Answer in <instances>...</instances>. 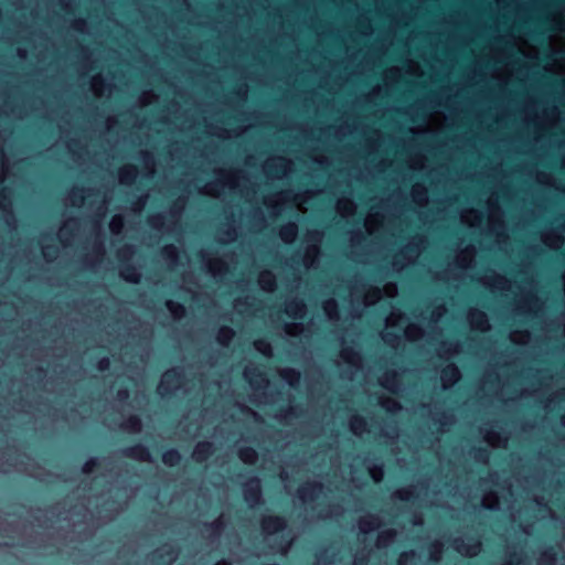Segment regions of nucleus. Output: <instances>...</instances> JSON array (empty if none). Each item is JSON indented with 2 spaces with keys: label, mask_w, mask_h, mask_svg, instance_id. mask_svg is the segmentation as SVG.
Returning <instances> with one entry per match:
<instances>
[{
  "label": "nucleus",
  "mask_w": 565,
  "mask_h": 565,
  "mask_svg": "<svg viewBox=\"0 0 565 565\" xmlns=\"http://www.w3.org/2000/svg\"><path fill=\"white\" fill-rule=\"evenodd\" d=\"M281 377L289 384L291 387H296L300 381V372L296 369H286L281 372Z\"/></svg>",
  "instance_id": "17"
},
{
  "label": "nucleus",
  "mask_w": 565,
  "mask_h": 565,
  "mask_svg": "<svg viewBox=\"0 0 565 565\" xmlns=\"http://www.w3.org/2000/svg\"><path fill=\"white\" fill-rule=\"evenodd\" d=\"M350 426L354 434H359L366 429V420L362 416L355 415L352 417Z\"/></svg>",
  "instance_id": "23"
},
{
  "label": "nucleus",
  "mask_w": 565,
  "mask_h": 565,
  "mask_svg": "<svg viewBox=\"0 0 565 565\" xmlns=\"http://www.w3.org/2000/svg\"><path fill=\"white\" fill-rule=\"evenodd\" d=\"M184 381V373L180 367L167 370L158 385V393L161 397H171Z\"/></svg>",
  "instance_id": "1"
},
{
  "label": "nucleus",
  "mask_w": 565,
  "mask_h": 565,
  "mask_svg": "<svg viewBox=\"0 0 565 565\" xmlns=\"http://www.w3.org/2000/svg\"><path fill=\"white\" fill-rule=\"evenodd\" d=\"M260 526L266 534H276L285 531L288 523L282 515H266L262 519Z\"/></svg>",
  "instance_id": "3"
},
{
  "label": "nucleus",
  "mask_w": 565,
  "mask_h": 565,
  "mask_svg": "<svg viewBox=\"0 0 565 565\" xmlns=\"http://www.w3.org/2000/svg\"><path fill=\"white\" fill-rule=\"evenodd\" d=\"M245 376L252 386H257L259 383H267L265 374L258 369H247L245 371Z\"/></svg>",
  "instance_id": "14"
},
{
  "label": "nucleus",
  "mask_w": 565,
  "mask_h": 565,
  "mask_svg": "<svg viewBox=\"0 0 565 565\" xmlns=\"http://www.w3.org/2000/svg\"><path fill=\"white\" fill-rule=\"evenodd\" d=\"M416 558V552L414 550L404 551L398 555L397 565H409L414 563Z\"/></svg>",
  "instance_id": "26"
},
{
  "label": "nucleus",
  "mask_w": 565,
  "mask_h": 565,
  "mask_svg": "<svg viewBox=\"0 0 565 565\" xmlns=\"http://www.w3.org/2000/svg\"><path fill=\"white\" fill-rule=\"evenodd\" d=\"M62 233H63V234H66V233L71 234L72 232H71V231H68V227H67V226H64V227L62 228Z\"/></svg>",
  "instance_id": "51"
},
{
  "label": "nucleus",
  "mask_w": 565,
  "mask_h": 565,
  "mask_svg": "<svg viewBox=\"0 0 565 565\" xmlns=\"http://www.w3.org/2000/svg\"><path fill=\"white\" fill-rule=\"evenodd\" d=\"M414 107H416L417 109H420L422 106L418 104V105H415Z\"/></svg>",
  "instance_id": "59"
},
{
  "label": "nucleus",
  "mask_w": 565,
  "mask_h": 565,
  "mask_svg": "<svg viewBox=\"0 0 565 565\" xmlns=\"http://www.w3.org/2000/svg\"><path fill=\"white\" fill-rule=\"evenodd\" d=\"M233 94H235L239 98L243 97V94L239 90H235V92H233Z\"/></svg>",
  "instance_id": "52"
},
{
  "label": "nucleus",
  "mask_w": 565,
  "mask_h": 565,
  "mask_svg": "<svg viewBox=\"0 0 565 565\" xmlns=\"http://www.w3.org/2000/svg\"><path fill=\"white\" fill-rule=\"evenodd\" d=\"M398 384V375L397 373L393 371H388L385 373L382 385L387 388L392 390L393 386Z\"/></svg>",
  "instance_id": "28"
},
{
  "label": "nucleus",
  "mask_w": 565,
  "mask_h": 565,
  "mask_svg": "<svg viewBox=\"0 0 565 565\" xmlns=\"http://www.w3.org/2000/svg\"><path fill=\"white\" fill-rule=\"evenodd\" d=\"M122 455L128 458L138 459L141 461H151V455L148 447L140 443L124 448Z\"/></svg>",
  "instance_id": "6"
},
{
  "label": "nucleus",
  "mask_w": 565,
  "mask_h": 565,
  "mask_svg": "<svg viewBox=\"0 0 565 565\" xmlns=\"http://www.w3.org/2000/svg\"><path fill=\"white\" fill-rule=\"evenodd\" d=\"M97 370L100 372L107 371L110 366V360L107 356H103L97 361Z\"/></svg>",
  "instance_id": "38"
},
{
  "label": "nucleus",
  "mask_w": 565,
  "mask_h": 565,
  "mask_svg": "<svg viewBox=\"0 0 565 565\" xmlns=\"http://www.w3.org/2000/svg\"><path fill=\"white\" fill-rule=\"evenodd\" d=\"M341 356L344 361L348 363H353V360L356 358H360L356 351H354L352 348H345L342 350Z\"/></svg>",
  "instance_id": "36"
},
{
  "label": "nucleus",
  "mask_w": 565,
  "mask_h": 565,
  "mask_svg": "<svg viewBox=\"0 0 565 565\" xmlns=\"http://www.w3.org/2000/svg\"><path fill=\"white\" fill-rule=\"evenodd\" d=\"M259 284L264 290L273 291L276 288V279L271 271L266 270L260 274Z\"/></svg>",
  "instance_id": "16"
},
{
  "label": "nucleus",
  "mask_w": 565,
  "mask_h": 565,
  "mask_svg": "<svg viewBox=\"0 0 565 565\" xmlns=\"http://www.w3.org/2000/svg\"><path fill=\"white\" fill-rule=\"evenodd\" d=\"M94 253L99 256H103L105 254V248H104L103 243L94 244Z\"/></svg>",
  "instance_id": "42"
},
{
  "label": "nucleus",
  "mask_w": 565,
  "mask_h": 565,
  "mask_svg": "<svg viewBox=\"0 0 565 565\" xmlns=\"http://www.w3.org/2000/svg\"><path fill=\"white\" fill-rule=\"evenodd\" d=\"M121 426L125 429L136 433L141 429V419L137 415H130L126 418Z\"/></svg>",
  "instance_id": "19"
},
{
  "label": "nucleus",
  "mask_w": 565,
  "mask_h": 565,
  "mask_svg": "<svg viewBox=\"0 0 565 565\" xmlns=\"http://www.w3.org/2000/svg\"><path fill=\"white\" fill-rule=\"evenodd\" d=\"M162 462L170 468L177 467L182 460V456L177 448H169L161 455Z\"/></svg>",
  "instance_id": "8"
},
{
  "label": "nucleus",
  "mask_w": 565,
  "mask_h": 565,
  "mask_svg": "<svg viewBox=\"0 0 565 565\" xmlns=\"http://www.w3.org/2000/svg\"><path fill=\"white\" fill-rule=\"evenodd\" d=\"M455 544H456V550L458 552H462V550H466L467 552L470 550V548H473V552H476V550L479 548L480 544L477 543L476 545H472V546H467L461 540L459 539H456L455 540Z\"/></svg>",
  "instance_id": "37"
},
{
  "label": "nucleus",
  "mask_w": 565,
  "mask_h": 565,
  "mask_svg": "<svg viewBox=\"0 0 565 565\" xmlns=\"http://www.w3.org/2000/svg\"><path fill=\"white\" fill-rule=\"evenodd\" d=\"M244 500L250 507L263 503V493L260 480L256 477H249L247 482L243 486Z\"/></svg>",
  "instance_id": "2"
},
{
  "label": "nucleus",
  "mask_w": 565,
  "mask_h": 565,
  "mask_svg": "<svg viewBox=\"0 0 565 565\" xmlns=\"http://www.w3.org/2000/svg\"><path fill=\"white\" fill-rule=\"evenodd\" d=\"M216 264L221 265L220 271H225L227 269V267L225 266V264L223 262L217 260Z\"/></svg>",
  "instance_id": "48"
},
{
  "label": "nucleus",
  "mask_w": 565,
  "mask_h": 565,
  "mask_svg": "<svg viewBox=\"0 0 565 565\" xmlns=\"http://www.w3.org/2000/svg\"><path fill=\"white\" fill-rule=\"evenodd\" d=\"M512 563L519 565V564H521V558L516 557V555L514 554Z\"/></svg>",
  "instance_id": "49"
},
{
  "label": "nucleus",
  "mask_w": 565,
  "mask_h": 565,
  "mask_svg": "<svg viewBox=\"0 0 565 565\" xmlns=\"http://www.w3.org/2000/svg\"><path fill=\"white\" fill-rule=\"evenodd\" d=\"M110 231L113 233H119L124 226V218L121 215H115L110 221Z\"/></svg>",
  "instance_id": "32"
},
{
  "label": "nucleus",
  "mask_w": 565,
  "mask_h": 565,
  "mask_svg": "<svg viewBox=\"0 0 565 565\" xmlns=\"http://www.w3.org/2000/svg\"><path fill=\"white\" fill-rule=\"evenodd\" d=\"M289 545H290V541H288V542L285 544V548H287Z\"/></svg>",
  "instance_id": "57"
},
{
  "label": "nucleus",
  "mask_w": 565,
  "mask_h": 565,
  "mask_svg": "<svg viewBox=\"0 0 565 565\" xmlns=\"http://www.w3.org/2000/svg\"><path fill=\"white\" fill-rule=\"evenodd\" d=\"M324 562H326L327 564H330V563H331V559H330V558H326V559H324Z\"/></svg>",
  "instance_id": "56"
},
{
  "label": "nucleus",
  "mask_w": 565,
  "mask_h": 565,
  "mask_svg": "<svg viewBox=\"0 0 565 565\" xmlns=\"http://www.w3.org/2000/svg\"><path fill=\"white\" fill-rule=\"evenodd\" d=\"M100 466L98 458H89L82 466V472L85 475L92 473L95 469Z\"/></svg>",
  "instance_id": "29"
},
{
  "label": "nucleus",
  "mask_w": 565,
  "mask_h": 565,
  "mask_svg": "<svg viewBox=\"0 0 565 565\" xmlns=\"http://www.w3.org/2000/svg\"><path fill=\"white\" fill-rule=\"evenodd\" d=\"M174 556H175V551L172 547H170L164 553H160L158 551H154L151 554V561L154 564H163V563L164 564H170L174 559Z\"/></svg>",
  "instance_id": "11"
},
{
  "label": "nucleus",
  "mask_w": 565,
  "mask_h": 565,
  "mask_svg": "<svg viewBox=\"0 0 565 565\" xmlns=\"http://www.w3.org/2000/svg\"><path fill=\"white\" fill-rule=\"evenodd\" d=\"M394 406H395L396 408H399V405H398L396 402H394Z\"/></svg>",
  "instance_id": "60"
},
{
  "label": "nucleus",
  "mask_w": 565,
  "mask_h": 565,
  "mask_svg": "<svg viewBox=\"0 0 565 565\" xmlns=\"http://www.w3.org/2000/svg\"><path fill=\"white\" fill-rule=\"evenodd\" d=\"M359 525L363 533H367L369 531L377 529L380 526V521L376 515L371 514L367 518L361 519Z\"/></svg>",
  "instance_id": "15"
},
{
  "label": "nucleus",
  "mask_w": 565,
  "mask_h": 565,
  "mask_svg": "<svg viewBox=\"0 0 565 565\" xmlns=\"http://www.w3.org/2000/svg\"><path fill=\"white\" fill-rule=\"evenodd\" d=\"M71 222L77 224V220H75V218L71 220Z\"/></svg>",
  "instance_id": "61"
},
{
  "label": "nucleus",
  "mask_w": 565,
  "mask_h": 565,
  "mask_svg": "<svg viewBox=\"0 0 565 565\" xmlns=\"http://www.w3.org/2000/svg\"><path fill=\"white\" fill-rule=\"evenodd\" d=\"M443 552V545L438 542L431 543L429 546V558L431 562H438Z\"/></svg>",
  "instance_id": "30"
},
{
  "label": "nucleus",
  "mask_w": 565,
  "mask_h": 565,
  "mask_svg": "<svg viewBox=\"0 0 565 565\" xmlns=\"http://www.w3.org/2000/svg\"><path fill=\"white\" fill-rule=\"evenodd\" d=\"M137 175V168L129 166L120 171V182L124 184H130L135 181Z\"/></svg>",
  "instance_id": "20"
},
{
  "label": "nucleus",
  "mask_w": 565,
  "mask_h": 565,
  "mask_svg": "<svg viewBox=\"0 0 565 565\" xmlns=\"http://www.w3.org/2000/svg\"><path fill=\"white\" fill-rule=\"evenodd\" d=\"M162 220H163V216L162 215H156L153 217L150 218V224L153 226V227H157L159 225L162 224Z\"/></svg>",
  "instance_id": "41"
},
{
  "label": "nucleus",
  "mask_w": 565,
  "mask_h": 565,
  "mask_svg": "<svg viewBox=\"0 0 565 565\" xmlns=\"http://www.w3.org/2000/svg\"><path fill=\"white\" fill-rule=\"evenodd\" d=\"M383 473V470L381 467H374V469L372 470V476L375 480H377V476H382Z\"/></svg>",
  "instance_id": "45"
},
{
  "label": "nucleus",
  "mask_w": 565,
  "mask_h": 565,
  "mask_svg": "<svg viewBox=\"0 0 565 565\" xmlns=\"http://www.w3.org/2000/svg\"><path fill=\"white\" fill-rule=\"evenodd\" d=\"M420 522V519L419 520H414V524H418Z\"/></svg>",
  "instance_id": "58"
},
{
  "label": "nucleus",
  "mask_w": 565,
  "mask_h": 565,
  "mask_svg": "<svg viewBox=\"0 0 565 565\" xmlns=\"http://www.w3.org/2000/svg\"><path fill=\"white\" fill-rule=\"evenodd\" d=\"M398 339V335L397 334H394V333H388L384 337V341L386 343H391L392 340H397Z\"/></svg>",
  "instance_id": "46"
},
{
  "label": "nucleus",
  "mask_w": 565,
  "mask_h": 565,
  "mask_svg": "<svg viewBox=\"0 0 565 565\" xmlns=\"http://www.w3.org/2000/svg\"><path fill=\"white\" fill-rule=\"evenodd\" d=\"M234 335L235 331L231 327L223 326L217 331L216 340L221 345L227 347L233 340Z\"/></svg>",
  "instance_id": "13"
},
{
  "label": "nucleus",
  "mask_w": 565,
  "mask_h": 565,
  "mask_svg": "<svg viewBox=\"0 0 565 565\" xmlns=\"http://www.w3.org/2000/svg\"><path fill=\"white\" fill-rule=\"evenodd\" d=\"M323 310L331 319L338 317V305L333 299L327 300L324 302Z\"/></svg>",
  "instance_id": "31"
},
{
  "label": "nucleus",
  "mask_w": 565,
  "mask_h": 565,
  "mask_svg": "<svg viewBox=\"0 0 565 565\" xmlns=\"http://www.w3.org/2000/svg\"><path fill=\"white\" fill-rule=\"evenodd\" d=\"M296 411H297V407L291 406L288 409H286V414L290 415V416H296L297 415Z\"/></svg>",
  "instance_id": "47"
},
{
  "label": "nucleus",
  "mask_w": 565,
  "mask_h": 565,
  "mask_svg": "<svg viewBox=\"0 0 565 565\" xmlns=\"http://www.w3.org/2000/svg\"><path fill=\"white\" fill-rule=\"evenodd\" d=\"M161 255L170 263H175L178 260V249L172 244L163 246L161 249Z\"/></svg>",
  "instance_id": "21"
},
{
  "label": "nucleus",
  "mask_w": 565,
  "mask_h": 565,
  "mask_svg": "<svg viewBox=\"0 0 565 565\" xmlns=\"http://www.w3.org/2000/svg\"><path fill=\"white\" fill-rule=\"evenodd\" d=\"M209 269H210L211 271L215 273V268H214V266H212V265H211V266L209 267Z\"/></svg>",
  "instance_id": "55"
},
{
  "label": "nucleus",
  "mask_w": 565,
  "mask_h": 565,
  "mask_svg": "<svg viewBox=\"0 0 565 565\" xmlns=\"http://www.w3.org/2000/svg\"><path fill=\"white\" fill-rule=\"evenodd\" d=\"M473 457L477 461L484 462L489 457V450L486 447L473 448Z\"/></svg>",
  "instance_id": "34"
},
{
  "label": "nucleus",
  "mask_w": 565,
  "mask_h": 565,
  "mask_svg": "<svg viewBox=\"0 0 565 565\" xmlns=\"http://www.w3.org/2000/svg\"><path fill=\"white\" fill-rule=\"evenodd\" d=\"M57 254V248L53 246L45 247L43 255L47 260H52Z\"/></svg>",
  "instance_id": "40"
},
{
  "label": "nucleus",
  "mask_w": 565,
  "mask_h": 565,
  "mask_svg": "<svg viewBox=\"0 0 565 565\" xmlns=\"http://www.w3.org/2000/svg\"><path fill=\"white\" fill-rule=\"evenodd\" d=\"M545 556L548 557L551 561L555 558V555L553 553H545Z\"/></svg>",
  "instance_id": "50"
},
{
  "label": "nucleus",
  "mask_w": 565,
  "mask_h": 565,
  "mask_svg": "<svg viewBox=\"0 0 565 565\" xmlns=\"http://www.w3.org/2000/svg\"><path fill=\"white\" fill-rule=\"evenodd\" d=\"M460 379V372L456 364L450 363L441 370V380L445 384H455Z\"/></svg>",
  "instance_id": "7"
},
{
  "label": "nucleus",
  "mask_w": 565,
  "mask_h": 565,
  "mask_svg": "<svg viewBox=\"0 0 565 565\" xmlns=\"http://www.w3.org/2000/svg\"><path fill=\"white\" fill-rule=\"evenodd\" d=\"M306 311V305L302 300H291L286 307V313L294 319L302 318Z\"/></svg>",
  "instance_id": "10"
},
{
  "label": "nucleus",
  "mask_w": 565,
  "mask_h": 565,
  "mask_svg": "<svg viewBox=\"0 0 565 565\" xmlns=\"http://www.w3.org/2000/svg\"><path fill=\"white\" fill-rule=\"evenodd\" d=\"M166 307L175 319H180L185 315V307L180 302L167 300Z\"/></svg>",
  "instance_id": "18"
},
{
  "label": "nucleus",
  "mask_w": 565,
  "mask_h": 565,
  "mask_svg": "<svg viewBox=\"0 0 565 565\" xmlns=\"http://www.w3.org/2000/svg\"><path fill=\"white\" fill-rule=\"evenodd\" d=\"M472 324L478 328V329H486V327L488 326V320H487V316L484 312L480 311V310H477L475 311L472 315Z\"/></svg>",
  "instance_id": "22"
},
{
  "label": "nucleus",
  "mask_w": 565,
  "mask_h": 565,
  "mask_svg": "<svg viewBox=\"0 0 565 565\" xmlns=\"http://www.w3.org/2000/svg\"><path fill=\"white\" fill-rule=\"evenodd\" d=\"M297 234V226L294 223L285 225L280 231V236L284 241L288 242L295 238Z\"/></svg>",
  "instance_id": "27"
},
{
  "label": "nucleus",
  "mask_w": 565,
  "mask_h": 565,
  "mask_svg": "<svg viewBox=\"0 0 565 565\" xmlns=\"http://www.w3.org/2000/svg\"><path fill=\"white\" fill-rule=\"evenodd\" d=\"M215 565H224V564H221V563H216Z\"/></svg>",
  "instance_id": "62"
},
{
  "label": "nucleus",
  "mask_w": 565,
  "mask_h": 565,
  "mask_svg": "<svg viewBox=\"0 0 565 565\" xmlns=\"http://www.w3.org/2000/svg\"><path fill=\"white\" fill-rule=\"evenodd\" d=\"M237 456L244 463L249 465L254 463L258 458L257 451L249 446L241 447L237 451Z\"/></svg>",
  "instance_id": "12"
},
{
  "label": "nucleus",
  "mask_w": 565,
  "mask_h": 565,
  "mask_svg": "<svg viewBox=\"0 0 565 565\" xmlns=\"http://www.w3.org/2000/svg\"><path fill=\"white\" fill-rule=\"evenodd\" d=\"M128 396H129V393H128L127 388H120V390L117 391L118 399L124 401V399H127Z\"/></svg>",
  "instance_id": "43"
},
{
  "label": "nucleus",
  "mask_w": 565,
  "mask_h": 565,
  "mask_svg": "<svg viewBox=\"0 0 565 565\" xmlns=\"http://www.w3.org/2000/svg\"><path fill=\"white\" fill-rule=\"evenodd\" d=\"M255 348L263 353L264 355L268 356L271 353V347L270 344L265 340H258L255 342Z\"/></svg>",
  "instance_id": "35"
},
{
  "label": "nucleus",
  "mask_w": 565,
  "mask_h": 565,
  "mask_svg": "<svg viewBox=\"0 0 565 565\" xmlns=\"http://www.w3.org/2000/svg\"><path fill=\"white\" fill-rule=\"evenodd\" d=\"M38 373L42 376V375H44V373H45V372H44V370H43V369H39V370H38Z\"/></svg>",
  "instance_id": "54"
},
{
  "label": "nucleus",
  "mask_w": 565,
  "mask_h": 565,
  "mask_svg": "<svg viewBox=\"0 0 565 565\" xmlns=\"http://www.w3.org/2000/svg\"><path fill=\"white\" fill-rule=\"evenodd\" d=\"M214 445L209 440L199 441L192 452V458L196 463H204L213 455Z\"/></svg>",
  "instance_id": "4"
},
{
  "label": "nucleus",
  "mask_w": 565,
  "mask_h": 565,
  "mask_svg": "<svg viewBox=\"0 0 565 565\" xmlns=\"http://www.w3.org/2000/svg\"><path fill=\"white\" fill-rule=\"evenodd\" d=\"M323 484L321 482L312 481L306 482L298 489V495L302 501H313L319 493H321Z\"/></svg>",
  "instance_id": "5"
},
{
  "label": "nucleus",
  "mask_w": 565,
  "mask_h": 565,
  "mask_svg": "<svg viewBox=\"0 0 565 565\" xmlns=\"http://www.w3.org/2000/svg\"><path fill=\"white\" fill-rule=\"evenodd\" d=\"M427 100H428L429 103H434V102H435V96H434V95L429 96V97L427 98Z\"/></svg>",
  "instance_id": "53"
},
{
  "label": "nucleus",
  "mask_w": 565,
  "mask_h": 565,
  "mask_svg": "<svg viewBox=\"0 0 565 565\" xmlns=\"http://www.w3.org/2000/svg\"><path fill=\"white\" fill-rule=\"evenodd\" d=\"M120 276L125 281L131 284H138L140 280V274L137 267L130 263L122 265Z\"/></svg>",
  "instance_id": "9"
},
{
  "label": "nucleus",
  "mask_w": 565,
  "mask_h": 565,
  "mask_svg": "<svg viewBox=\"0 0 565 565\" xmlns=\"http://www.w3.org/2000/svg\"><path fill=\"white\" fill-rule=\"evenodd\" d=\"M395 497L401 501H413L417 498V493L413 487L398 490Z\"/></svg>",
  "instance_id": "24"
},
{
  "label": "nucleus",
  "mask_w": 565,
  "mask_h": 565,
  "mask_svg": "<svg viewBox=\"0 0 565 565\" xmlns=\"http://www.w3.org/2000/svg\"><path fill=\"white\" fill-rule=\"evenodd\" d=\"M366 564H367L366 556H359L355 558L354 565H366Z\"/></svg>",
  "instance_id": "44"
},
{
  "label": "nucleus",
  "mask_w": 565,
  "mask_h": 565,
  "mask_svg": "<svg viewBox=\"0 0 565 565\" xmlns=\"http://www.w3.org/2000/svg\"><path fill=\"white\" fill-rule=\"evenodd\" d=\"M224 521L222 519H217L211 523H205L204 529L209 531L212 535H218L224 529Z\"/></svg>",
  "instance_id": "25"
},
{
  "label": "nucleus",
  "mask_w": 565,
  "mask_h": 565,
  "mask_svg": "<svg viewBox=\"0 0 565 565\" xmlns=\"http://www.w3.org/2000/svg\"><path fill=\"white\" fill-rule=\"evenodd\" d=\"M134 253L135 247L132 245H125L118 250L117 255L120 260H125L130 258Z\"/></svg>",
  "instance_id": "33"
},
{
  "label": "nucleus",
  "mask_w": 565,
  "mask_h": 565,
  "mask_svg": "<svg viewBox=\"0 0 565 565\" xmlns=\"http://www.w3.org/2000/svg\"><path fill=\"white\" fill-rule=\"evenodd\" d=\"M395 536V532L393 530H388L385 532L380 533L379 535V542L380 543H387Z\"/></svg>",
  "instance_id": "39"
}]
</instances>
